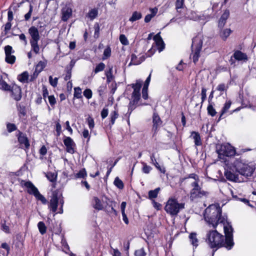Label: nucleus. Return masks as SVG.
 Listing matches in <instances>:
<instances>
[{
    "label": "nucleus",
    "mask_w": 256,
    "mask_h": 256,
    "mask_svg": "<svg viewBox=\"0 0 256 256\" xmlns=\"http://www.w3.org/2000/svg\"><path fill=\"white\" fill-rule=\"evenodd\" d=\"M204 218L208 224L214 228H216L218 224H222L224 226L225 236L216 230H210L206 232L205 242L212 250V256L220 248L224 246L228 250H231L234 245V229L231 224L227 221V217L222 216L220 207L216 204L210 205L205 210Z\"/></svg>",
    "instance_id": "nucleus-1"
},
{
    "label": "nucleus",
    "mask_w": 256,
    "mask_h": 256,
    "mask_svg": "<svg viewBox=\"0 0 256 256\" xmlns=\"http://www.w3.org/2000/svg\"><path fill=\"white\" fill-rule=\"evenodd\" d=\"M255 169V166L252 164L248 163L241 158L236 159L231 166L226 170L224 176L230 181L240 182L238 174L248 178L252 176Z\"/></svg>",
    "instance_id": "nucleus-2"
},
{
    "label": "nucleus",
    "mask_w": 256,
    "mask_h": 256,
    "mask_svg": "<svg viewBox=\"0 0 256 256\" xmlns=\"http://www.w3.org/2000/svg\"><path fill=\"white\" fill-rule=\"evenodd\" d=\"M64 204V198L62 194L58 193H53L48 202V208L50 212L56 214L63 213V206Z\"/></svg>",
    "instance_id": "nucleus-3"
},
{
    "label": "nucleus",
    "mask_w": 256,
    "mask_h": 256,
    "mask_svg": "<svg viewBox=\"0 0 256 256\" xmlns=\"http://www.w3.org/2000/svg\"><path fill=\"white\" fill-rule=\"evenodd\" d=\"M203 42V36L202 34H198L192 40V54L190 57L193 62L196 63L200 56V52L202 48Z\"/></svg>",
    "instance_id": "nucleus-4"
},
{
    "label": "nucleus",
    "mask_w": 256,
    "mask_h": 256,
    "mask_svg": "<svg viewBox=\"0 0 256 256\" xmlns=\"http://www.w3.org/2000/svg\"><path fill=\"white\" fill-rule=\"evenodd\" d=\"M184 204L178 203L177 200L174 198H170L166 203L164 207L166 212L171 216H176L180 210L184 208Z\"/></svg>",
    "instance_id": "nucleus-5"
},
{
    "label": "nucleus",
    "mask_w": 256,
    "mask_h": 256,
    "mask_svg": "<svg viewBox=\"0 0 256 256\" xmlns=\"http://www.w3.org/2000/svg\"><path fill=\"white\" fill-rule=\"evenodd\" d=\"M216 152L220 159L226 160L225 157H231L236 154L234 148L228 144H222L219 148H217Z\"/></svg>",
    "instance_id": "nucleus-6"
},
{
    "label": "nucleus",
    "mask_w": 256,
    "mask_h": 256,
    "mask_svg": "<svg viewBox=\"0 0 256 256\" xmlns=\"http://www.w3.org/2000/svg\"><path fill=\"white\" fill-rule=\"evenodd\" d=\"M198 183L199 182H198V181L196 180L191 184V186L192 187V188L190 191V198L192 200H194L197 198H202L206 196L208 194L207 192L202 190Z\"/></svg>",
    "instance_id": "nucleus-7"
},
{
    "label": "nucleus",
    "mask_w": 256,
    "mask_h": 256,
    "mask_svg": "<svg viewBox=\"0 0 256 256\" xmlns=\"http://www.w3.org/2000/svg\"><path fill=\"white\" fill-rule=\"evenodd\" d=\"M9 91L11 92L12 98L16 101H19L22 98V90L20 88L16 85L13 84L10 86Z\"/></svg>",
    "instance_id": "nucleus-8"
},
{
    "label": "nucleus",
    "mask_w": 256,
    "mask_h": 256,
    "mask_svg": "<svg viewBox=\"0 0 256 256\" xmlns=\"http://www.w3.org/2000/svg\"><path fill=\"white\" fill-rule=\"evenodd\" d=\"M21 184L27 188V192L30 194L35 196L38 192V189L30 181L22 180Z\"/></svg>",
    "instance_id": "nucleus-9"
},
{
    "label": "nucleus",
    "mask_w": 256,
    "mask_h": 256,
    "mask_svg": "<svg viewBox=\"0 0 256 256\" xmlns=\"http://www.w3.org/2000/svg\"><path fill=\"white\" fill-rule=\"evenodd\" d=\"M64 143L66 148V152L70 154H72L74 152V148L76 144L70 137H66L64 140Z\"/></svg>",
    "instance_id": "nucleus-10"
},
{
    "label": "nucleus",
    "mask_w": 256,
    "mask_h": 256,
    "mask_svg": "<svg viewBox=\"0 0 256 256\" xmlns=\"http://www.w3.org/2000/svg\"><path fill=\"white\" fill-rule=\"evenodd\" d=\"M28 33L31 36L30 42L38 41L40 39V36L38 28L35 26H31L28 29Z\"/></svg>",
    "instance_id": "nucleus-11"
},
{
    "label": "nucleus",
    "mask_w": 256,
    "mask_h": 256,
    "mask_svg": "<svg viewBox=\"0 0 256 256\" xmlns=\"http://www.w3.org/2000/svg\"><path fill=\"white\" fill-rule=\"evenodd\" d=\"M8 78V74L3 73L0 74V88L7 91L10 89V86L6 82V79Z\"/></svg>",
    "instance_id": "nucleus-12"
},
{
    "label": "nucleus",
    "mask_w": 256,
    "mask_h": 256,
    "mask_svg": "<svg viewBox=\"0 0 256 256\" xmlns=\"http://www.w3.org/2000/svg\"><path fill=\"white\" fill-rule=\"evenodd\" d=\"M62 20L66 22L72 15V10L68 6H64L62 10Z\"/></svg>",
    "instance_id": "nucleus-13"
},
{
    "label": "nucleus",
    "mask_w": 256,
    "mask_h": 256,
    "mask_svg": "<svg viewBox=\"0 0 256 256\" xmlns=\"http://www.w3.org/2000/svg\"><path fill=\"white\" fill-rule=\"evenodd\" d=\"M155 44L158 46V48L159 50V52H162L164 48V44L162 40V38L160 36V33L157 34L154 36L153 38Z\"/></svg>",
    "instance_id": "nucleus-14"
},
{
    "label": "nucleus",
    "mask_w": 256,
    "mask_h": 256,
    "mask_svg": "<svg viewBox=\"0 0 256 256\" xmlns=\"http://www.w3.org/2000/svg\"><path fill=\"white\" fill-rule=\"evenodd\" d=\"M153 128L152 130L156 132L158 127L160 126L162 122L158 114L154 112L152 116Z\"/></svg>",
    "instance_id": "nucleus-15"
},
{
    "label": "nucleus",
    "mask_w": 256,
    "mask_h": 256,
    "mask_svg": "<svg viewBox=\"0 0 256 256\" xmlns=\"http://www.w3.org/2000/svg\"><path fill=\"white\" fill-rule=\"evenodd\" d=\"M18 142L20 144L21 148H24L25 150L28 149L30 144L28 138L24 135H20L18 138Z\"/></svg>",
    "instance_id": "nucleus-16"
},
{
    "label": "nucleus",
    "mask_w": 256,
    "mask_h": 256,
    "mask_svg": "<svg viewBox=\"0 0 256 256\" xmlns=\"http://www.w3.org/2000/svg\"><path fill=\"white\" fill-rule=\"evenodd\" d=\"M233 56L234 58L238 60H248L246 54L240 50L236 51Z\"/></svg>",
    "instance_id": "nucleus-17"
},
{
    "label": "nucleus",
    "mask_w": 256,
    "mask_h": 256,
    "mask_svg": "<svg viewBox=\"0 0 256 256\" xmlns=\"http://www.w3.org/2000/svg\"><path fill=\"white\" fill-rule=\"evenodd\" d=\"M190 136L194 140V144L196 146H200L202 144L200 136L198 132H192Z\"/></svg>",
    "instance_id": "nucleus-18"
},
{
    "label": "nucleus",
    "mask_w": 256,
    "mask_h": 256,
    "mask_svg": "<svg viewBox=\"0 0 256 256\" xmlns=\"http://www.w3.org/2000/svg\"><path fill=\"white\" fill-rule=\"evenodd\" d=\"M93 207L98 210H102L103 209V205L100 200L97 197H94L92 200Z\"/></svg>",
    "instance_id": "nucleus-19"
},
{
    "label": "nucleus",
    "mask_w": 256,
    "mask_h": 256,
    "mask_svg": "<svg viewBox=\"0 0 256 256\" xmlns=\"http://www.w3.org/2000/svg\"><path fill=\"white\" fill-rule=\"evenodd\" d=\"M150 10L151 12V14H147L144 18V22L146 23L150 22L152 18L156 15L158 10L156 8H150Z\"/></svg>",
    "instance_id": "nucleus-20"
},
{
    "label": "nucleus",
    "mask_w": 256,
    "mask_h": 256,
    "mask_svg": "<svg viewBox=\"0 0 256 256\" xmlns=\"http://www.w3.org/2000/svg\"><path fill=\"white\" fill-rule=\"evenodd\" d=\"M231 104H232V102L230 100H228L226 102L222 110L221 114H220V116L218 118V120H220V119L221 118L222 116H223L224 114L225 113L228 112V110H229V108L230 107Z\"/></svg>",
    "instance_id": "nucleus-21"
},
{
    "label": "nucleus",
    "mask_w": 256,
    "mask_h": 256,
    "mask_svg": "<svg viewBox=\"0 0 256 256\" xmlns=\"http://www.w3.org/2000/svg\"><path fill=\"white\" fill-rule=\"evenodd\" d=\"M190 241L191 244L195 247L198 246V240L196 232H192L189 236Z\"/></svg>",
    "instance_id": "nucleus-22"
},
{
    "label": "nucleus",
    "mask_w": 256,
    "mask_h": 256,
    "mask_svg": "<svg viewBox=\"0 0 256 256\" xmlns=\"http://www.w3.org/2000/svg\"><path fill=\"white\" fill-rule=\"evenodd\" d=\"M232 30L230 28H226L222 30L220 33V37L224 40H226L227 38L229 36L232 32Z\"/></svg>",
    "instance_id": "nucleus-23"
},
{
    "label": "nucleus",
    "mask_w": 256,
    "mask_h": 256,
    "mask_svg": "<svg viewBox=\"0 0 256 256\" xmlns=\"http://www.w3.org/2000/svg\"><path fill=\"white\" fill-rule=\"evenodd\" d=\"M160 190V188H157L154 190H150L148 192V198L152 200L158 196V195Z\"/></svg>",
    "instance_id": "nucleus-24"
},
{
    "label": "nucleus",
    "mask_w": 256,
    "mask_h": 256,
    "mask_svg": "<svg viewBox=\"0 0 256 256\" xmlns=\"http://www.w3.org/2000/svg\"><path fill=\"white\" fill-rule=\"evenodd\" d=\"M28 73L27 72H24L18 76V78L22 82L26 83L28 82Z\"/></svg>",
    "instance_id": "nucleus-25"
},
{
    "label": "nucleus",
    "mask_w": 256,
    "mask_h": 256,
    "mask_svg": "<svg viewBox=\"0 0 256 256\" xmlns=\"http://www.w3.org/2000/svg\"><path fill=\"white\" fill-rule=\"evenodd\" d=\"M142 18V14L140 12L135 11L132 13V16L129 18V20L131 22H134L140 20Z\"/></svg>",
    "instance_id": "nucleus-26"
},
{
    "label": "nucleus",
    "mask_w": 256,
    "mask_h": 256,
    "mask_svg": "<svg viewBox=\"0 0 256 256\" xmlns=\"http://www.w3.org/2000/svg\"><path fill=\"white\" fill-rule=\"evenodd\" d=\"M46 61H40L36 65V70L40 73L43 70L44 68L46 66Z\"/></svg>",
    "instance_id": "nucleus-27"
},
{
    "label": "nucleus",
    "mask_w": 256,
    "mask_h": 256,
    "mask_svg": "<svg viewBox=\"0 0 256 256\" xmlns=\"http://www.w3.org/2000/svg\"><path fill=\"white\" fill-rule=\"evenodd\" d=\"M118 110H114L110 114V123L111 125H113L114 122L118 118Z\"/></svg>",
    "instance_id": "nucleus-28"
},
{
    "label": "nucleus",
    "mask_w": 256,
    "mask_h": 256,
    "mask_svg": "<svg viewBox=\"0 0 256 256\" xmlns=\"http://www.w3.org/2000/svg\"><path fill=\"white\" fill-rule=\"evenodd\" d=\"M38 41L30 42L32 50L36 54H38L40 51V47L38 45Z\"/></svg>",
    "instance_id": "nucleus-29"
},
{
    "label": "nucleus",
    "mask_w": 256,
    "mask_h": 256,
    "mask_svg": "<svg viewBox=\"0 0 256 256\" xmlns=\"http://www.w3.org/2000/svg\"><path fill=\"white\" fill-rule=\"evenodd\" d=\"M140 90H134L132 94V98L134 103H137L140 98Z\"/></svg>",
    "instance_id": "nucleus-30"
},
{
    "label": "nucleus",
    "mask_w": 256,
    "mask_h": 256,
    "mask_svg": "<svg viewBox=\"0 0 256 256\" xmlns=\"http://www.w3.org/2000/svg\"><path fill=\"white\" fill-rule=\"evenodd\" d=\"M98 11L96 8H93L90 10L88 14V16L90 18L91 20L94 19L98 16Z\"/></svg>",
    "instance_id": "nucleus-31"
},
{
    "label": "nucleus",
    "mask_w": 256,
    "mask_h": 256,
    "mask_svg": "<svg viewBox=\"0 0 256 256\" xmlns=\"http://www.w3.org/2000/svg\"><path fill=\"white\" fill-rule=\"evenodd\" d=\"M105 68V64L103 62H100L96 66V68L94 70V74H96L100 72H102L104 70Z\"/></svg>",
    "instance_id": "nucleus-32"
},
{
    "label": "nucleus",
    "mask_w": 256,
    "mask_h": 256,
    "mask_svg": "<svg viewBox=\"0 0 256 256\" xmlns=\"http://www.w3.org/2000/svg\"><path fill=\"white\" fill-rule=\"evenodd\" d=\"M38 227L40 232L42 234H44L46 232V228L44 222H40L38 224Z\"/></svg>",
    "instance_id": "nucleus-33"
},
{
    "label": "nucleus",
    "mask_w": 256,
    "mask_h": 256,
    "mask_svg": "<svg viewBox=\"0 0 256 256\" xmlns=\"http://www.w3.org/2000/svg\"><path fill=\"white\" fill-rule=\"evenodd\" d=\"M34 196L37 200L40 201L42 204H45L48 202L44 196L40 194L39 191Z\"/></svg>",
    "instance_id": "nucleus-34"
},
{
    "label": "nucleus",
    "mask_w": 256,
    "mask_h": 256,
    "mask_svg": "<svg viewBox=\"0 0 256 256\" xmlns=\"http://www.w3.org/2000/svg\"><path fill=\"white\" fill-rule=\"evenodd\" d=\"M114 184L119 189H122L124 187V183L118 177H116L114 180Z\"/></svg>",
    "instance_id": "nucleus-35"
},
{
    "label": "nucleus",
    "mask_w": 256,
    "mask_h": 256,
    "mask_svg": "<svg viewBox=\"0 0 256 256\" xmlns=\"http://www.w3.org/2000/svg\"><path fill=\"white\" fill-rule=\"evenodd\" d=\"M102 201L105 202L110 207H111L112 210L114 212V214H116V211L114 209L112 205V202L110 199H108L106 196H104L102 198Z\"/></svg>",
    "instance_id": "nucleus-36"
},
{
    "label": "nucleus",
    "mask_w": 256,
    "mask_h": 256,
    "mask_svg": "<svg viewBox=\"0 0 256 256\" xmlns=\"http://www.w3.org/2000/svg\"><path fill=\"white\" fill-rule=\"evenodd\" d=\"M102 201L105 202L110 207H111L112 210L114 212V214H116V211L114 209L112 205V202L110 199H108L106 196H104L102 198Z\"/></svg>",
    "instance_id": "nucleus-37"
},
{
    "label": "nucleus",
    "mask_w": 256,
    "mask_h": 256,
    "mask_svg": "<svg viewBox=\"0 0 256 256\" xmlns=\"http://www.w3.org/2000/svg\"><path fill=\"white\" fill-rule=\"evenodd\" d=\"M111 55V48L110 46H108L104 52L102 60H105L109 58Z\"/></svg>",
    "instance_id": "nucleus-38"
},
{
    "label": "nucleus",
    "mask_w": 256,
    "mask_h": 256,
    "mask_svg": "<svg viewBox=\"0 0 256 256\" xmlns=\"http://www.w3.org/2000/svg\"><path fill=\"white\" fill-rule=\"evenodd\" d=\"M106 81L108 83L111 82L114 76L112 75V68H110L109 70L106 72Z\"/></svg>",
    "instance_id": "nucleus-39"
},
{
    "label": "nucleus",
    "mask_w": 256,
    "mask_h": 256,
    "mask_svg": "<svg viewBox=\"0 0 256 256\" xmlns=\"http://www.w3.org/2000/svg\"><path fill=\"white\" fill-rule=\"evenodd\" d=\"M207 110L208 114L212 116H214L216 114L215 109L214 108L212 104L210 103H209V104L208 106Z\"/></svg>",
    "instance_id": "nucleus-40"
},
{
    "label": "nucleus",
    "mask_w": 256,
    "mask_h": 256,
    "mask_svg": "<svg viewBox=\"0 0 256 256\" xmlns=\"http://www.w3.org/2000/svg\"><path fill=\"white\" fill-rule=\"evenodd\" d=\"M143 167L142 168V172L146 174H148L152 170V168L150 166H148L146 163L144 162H142Z\"/></svg>",
    "instance_id": "nucleus-41"
},
{
    "label": "nucleus",
    "mask_w": 256,
    "mask_h": 256,
    "mask_svg": "<svg viewBox=\"0 0 256 256\" xmlns=\"http://www.w3.org/2000/svg\"><path fill=\"white\" fill-rule=\"evenodd\" d=\"M16 106L19 116L20 117L24 116L26 114L25 107L21 106L20 104H17Z\"/></svg>",
    "instance_id": "nucleus-42"
},
{
    "label": "nucleus",
    "mask_w": 256,
    "mask_h": 256,
    "mask_svg": "<svg viewBox=\"0 0 256 256\" xmlns=\"http://www.w3.org/2000/svg\"><path fill=\"white\" fill-rule=\"evenodd\" d=\"M184 0H176V8L178 12H180V9L184 8Z\"/></svg>",
    "instance_id": "nucleus-43"
},
{
    "label": "nucleus",
    "mask_w": 256,
    "mask_h": 256,
    "mask_svg": "<svg viewBox=\"0 0 256 256\" xmlns=\"http://www.w3.org/2000/svg\"><path fill=\"white\" fill-rule=\"evenodd\" d=\"M74 98H82V90L80 87H76L74 88Z\"/></svg>",
    "instance_id": "nucleus-44"
},
{
    "label": "nucleus",
    "mask_w": 256,
    "mask_h": 256,
    "mask_svg": "<svg viewBox=\"0 0 256 256\" xmlns=\"http://www.w3.org/2000/svg\"><path fill=\"white\" fill-rule=\"evenodd\" d=\"M6 62L10 64H13L16 60L15 56L11 54L6 55Z\"/></svg>",
    "instance_id": "nucleus-45"
},
{
    "label": "nucleus",
    "mask_w": 256,
    "mask_h": 256,
    "mask_svg": "<svg viewBox=\"0 0 256 256\" xmlns=\"http://www.w3.org/2000/svg\"><path fill=\"white\" fill-rule=\"evenodd\" d=\"M94 38H98L99 37L100 34V26L98 23H95L94 24Z\"/></svg>",
    "instance_id": "nucleus-46"
},
{
    "label": "nucleus",
    "mask_w": 256,
    "mask_h": 256,
    "mask_svg": "<svg viewBox=\"0 0 256 256\" xmlns=\"http://www.w3.org/2000/svg\"><path fill=\"white\" fill-rule=\"evenodd\" d=\"M192 15L190 18L191 19L194 20H206V18L204 16L198 15L196 12H192Z\"/></svg>",
    "instance_id": "nucleus-47"
},
{
    "label": "nucleus",
    "mask_w": 256,
    "mask_h": 256,
    "mask_svg": "<svg viewBox=\"0 0 256 256\" xmlns=\"http://www.w3.org/2000/svg\"><path fill=\"white\" fill-rule=\"evenodd\" d=\"M49 82L52 86L55 88L57 86L58 82V78H52V76H50L48 78Z\"/></svg>",
    "instance_id": "nucleus-48"
},
{
    "label": "nucleus",
    "mask_w": 256,
    "mask_h": 256,
    "mask_svg": "<svg viewBox=\"0 0 256 256\" xmlns=\"http://www.w3.org/2000/svg\"><path fill=\"white\" fill-rule=\"evenodd\" d=\"M142 80H138L136 84H132V86L134 90H140L142 87Z\"/></svg>",
    "instance_id": "nucleus-49"
},
{
    "label": "nucleus",
    "mask_w": 256,
    "mask_h": 256,
    "mask_svg": "<svg viewBox=\"0 0 256 256\" xmlns=\"http://www.w3.org/2000/svg\"><path fill=\"white\" fill-rule=\"evenodd\" d=\"M46 178L51 182H54L56 180V174L52 172H48L46 175Z\"/></svg>",
    "instance_id": "nucleus-50"
},
{
    "label": "nucleus",
    "mask_w": 256,
    "mask_h": 256,
    "mask_svg": "<svg viewBox=\"0 0 256 256\" xmlns=\"http://www.w3.org/2000/svg\"><path fill=\"white\" fill-rule=\"evenodd\" d=\"M146 254L144 248L137 250L134 252L135 256H145Z\"/></svg>",
    "instance_id": "nucleus-51"
},
{
    "label": "nucleus",
    "mask_w": 256,
    "mask_h": 256,
    "mask_svg": "<svg viewBox=\"0 0 256 256\" xmlns=\"http://www.w3.org/2000/svg\"><path fill=\"white\" fill-rule=\"evenodd\" d=\"M92 91L89 88L85 90L84 92V96L88 99L92 98Z\"/></svg>",
    "instance_id": "nucleus-52"
},
{
    "label": "nucleus",
    "mask_w": 256,
    "mask_h": 256,
    "mask_svg": "<svg viewBox=\"0 0 256 256\" xmlns=\"http://www.w3.org/2000/svg\"><path fill=\"white\" fill-rule=\"evenodd\" d=\"M86 176V172L85 169H82L76 174V178H84Z\"/></svg>",
    "instance_id": "nucleus-53"
},
{
    "label": "nucleus",
    "mask_w": 256,
    "mask_h": 256,
    "mask_svg": "<svg viewBox=\"0 0 256 256\" xmlns=\"http://www.w3.org/2000/svg\"><path fill=\"white\" fill-rule=\"evenodd\" d=\"M201 96H202L201 104L202 105L203 102L205 101V100L206 98V89L205 88H202Z\"/></svg>",
    "instance_id": "nucleus-54"
},
{
    "label": "nucleus",
    "mask_w": 256,
    "mask_h": 256,
    "mask_svg": "<svg viewBox=\"0 0 256 256\" xmlns=\"http://www.w3.org/2000/svg\"><path fill=\"white\" fill-rule=\"evenodd\" d=\"M120 42L124 45H128V41L124 34H120Z\"/></svg>",
    "instance_id": "nucleus-55"
},
{
    "label": "nucleus",
    "mask_w": 256,
    "mask_h": 256,
    "mask_svg": "<svg viewBox=\"0 0 256 256\" xmlns=\"http://www.w3.org/2000/svg\"><path fill=\"white\" fill-rule=\"evenodd\" d=\"M106 90V86L104 84H102L98 87V92L100 96H102L104 94Z\"/></svg>",
    "instance_id": "nucleus-56"
},
{
    "label": "nucleus",
    "mask_w": 256,
    "mask_h": 256,
    "mask_svg": "<svg viewBox=\"0 0 256 256\" xmlns=\"http://www.w3.org/2000/svg\"><path fill=\"white\" fill-rule=\"evenodd\" d=\"M131 63L134 65H138L140 64V62H138V60H137L136 56L132 54L131 56Z\"/></svg>",
    "instance_id": "nucleus-57"
},
{
    "label": "nucleus",
    "mask_w": 256,
    "mask_h": 256,
    "mask_svg": "<svg viewBox=\"0 0 256 256\" xmlns=\"http://www.w3.org/2000/svg\"><path fill=\"white\" fill-rule=\"evenodd\" d=\"M228 87L224 84H220L218 85L216 90L220 92H223L226 90Z\"/></svg>",
    "instance_id": "nucleus-58"
},
{
    "label": "nucleus",
    "mask_w": 256,
    "mask_h": 256,
    "mask_svg": "<svg viewBox=\"0 0 256 256\" xmlns=\"http://www.w3.org/2000/svg\"><path fill=\"white\" fill-rule=\"evenodd\" d=\"M7 130L9 132H11L15 130L16 128L15 124H8L6 126Z\"/></svg>",
    "instance_id": "nucleus-59"
},
{
    "label": "nucleus",
    "mask_w": 256,
    "mask_h": 256,
    "mask_svg": "<svg viewBox=\"0 0 256 256\" xmlns=\"http://www.w3.org/2000/svg\"><path fill=\"white\" fill-rule=\"evenodd\" d=\"M12 23L10 22H8L4 26V34L6 35L8 32L10 30Z\"/></svg>",
    "instance_id": "nucleus-60"
},
{
    "label": "nucleus",
    "mask_w": 256,
    "mask_h": 256,
    "mask_svg": "<svg viewBox=\"0 0 256 256\" xmlns=\"http://www.w3.org/2000/svg\"><path fill=\"white\" fill-rule=\"evenodd\" d=\"M82 135L84 138H87V142H88L90 140V135L88 130L84 129L82 132Z\"/></svg>",
    "instance_id": "nucleus-61"
},
{
    "label": "nucleus",
    "mask_w": 256,
    "mask_h": 256,
    "mask_svg": "<svg viewBox=\"0 0 256 256\" xmlns=\"http://www.w3.org/2000/svg\"><path fill=\"white\" fill-rule=\"evenodd\" d=\"M48 102L52 106H53L56 103V100L54 96H48Z\"/></svg>",
    "instance_id": "nucleus-62"
},
{
    "label": "nucleus",
    "mask_w": 256,
    "mask_h": 256,
    "mask_svg": "<svg viewBox=\"0 0 256 256\" xmlns=\"http://www.w3.org/2000/svg\"><path fill=\"white\" fill-rule=\"evenodd\" d=\"M12 47L9 45H8L4 47V52L6 55L11 54L12 53Z\"/></svg>",
    "instance_id": "nucleus-63"
},
{
    "label": "nucleus",
    "mask_w": 256,
    "mask_h": 256,
    "mask_svg": "<svg viewBox=\"0 0 256 256\" xmlns=\"http://www.w3.org/2000/svg\"><path fill=\"white\" fill-rule=\"evenodd\" d=\"M156 168L160 170L162 173L164 174L166 172L165 168L164 166H160L158 162H156L154 164Z\"/></svg>",
    "instance_id": "nucleus-64"
}]
</instances>
